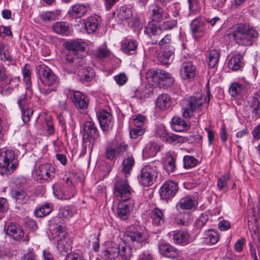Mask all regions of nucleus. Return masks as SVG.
Wrapping results in <instances>:
<instances>
[{"instance_id": "29", "label": "nucleus", "mask_w": 260, "mask_h": 260, "mask_svg": "<svg viewBox=\"0 0 260 260\" xmlns=\"http://www.w3.org/2000/svg\"><path fill=\"white\" fill-rule=\"evenodd\" d=\"M87 11L86 7L83 5L73 6L68 11L69 16L72 19L81 18L85 15Z\"/></svg>"}, {"instance_id": "18", "label": "nucleus", "mask_w": 260, "mask_h": 260, "mask_svg": "<svg viewBox=\"0 0 260 260\" xmlns=\"http://www.w3.org/2000/svg\"><path fill=\"white\" fill-rule=\"evenodd\" d=\"M55 169L50 164H45L40 166L36 170V175L38 179L47 180L53 178Z\"/></svg>"}, {"instance_id": "61", "label": "nucleus", "mask_w": 260, "mask_h": 260, "mask_svg": "<svg viewBox=\"0 0 260 260\" xmlns=\"http://www.w3.org/2000/svg\"><path fill=\"white\" fill-rule=\"evenodd\" d=\"M145 130L143 128H134L130 131V136L132 139H136L144 134Z\"/></svg>"}, {"instance_id": "24", "label": "nucleus", "mask_w": 260, "mask_h": 260, "mask_svg": "<svg viewBox=\"0 0 260 260\" xmlns=\"http://www.w3.org/2000/svg\"><path fill=\"white\" fill-rule=\"evenodd\" d=\"M54 231L57 240V249L61 254L63 255V253L65 252V233H64L63 227L59 225L56 227Z\"/></svg>"}, {"instance_id": "35", "label": "nucleus", "mask_w": 260, "mask_h": 260, "mask_svg": "<svg viewBox=\"0 0 260 260\" xmlns=\"http://www.w3.org/2000/svg\"><path fill=\"white\" fill-rule=\"evenodd\" d=\"M243 58L242 54L238 53L233 56L228 62L229 68L233 71L240 70L243 67Z\"/></svg>"}, {"instance_id": "33", "label": "nucleus", "mask_w": 260, "mask_h": 260, "mask_svg": "<svg viewBox=\"0 0 260 260\" xmlns=\"http://www.w3.org/2000/svg\"><path fill=\"white\" fill-rule=\"evenodd\" d=\"M94 76V72L90 67H83L80 70L79 72L80 79L83 82H87L91 81Z\"/></svg>"}, {"instance_id": "15", "label": "nucleus", "mask_w": 260, "mask_h": 260, "mask_svg": "<svg viewBox=\"0 0 260 260\" xmlns=\"http://www.w3.org/2000/svg\"><path fill=\"white\" fill-rule=\"evenodd\" d=\"M97 117L103 131H109L112 129L114 121L110 113L103 110L97 113Z\"/></svg>"}, {"instance_id": "52", "label": "nucleus", "mask_w": 260, "mask_h": 260, "mask_svg": "<svg viewBox=\"0 0 260 260\" xmlns=\"http://www.w3.org/2000/svg\"><path fill=\"white\" fill-rule=\"evenodd\" d=\"M65 109V103L62 102H59L58 109L57 110V116L59 122L62 125L64 124V116L63 115V110Z\"/></svg>"}, {"instance_id": "19", "label": "nucleus", "mask_w": 260, "mask_h": 260, "mask_svg": "<svg viewBox=\"0 0 260 260\" xmlns=\"http://www.w3.org/2000/svg\"><path fill=\"white\" fill-rule=\"evenodd\" d=\"M197 206V201L190 196H187L180 199L176 205L177 208L184 210H194Z\"/></svg>"}, {"instance_id": "51", "label": "nucleus", "mask_w": 260, "mask_h": 260, "mask_svg": "<svg viewBox=\"0 0 260 260\" xmlns=\"http://www.w3.org/2000/svg\"><path fill=\"white\" fill-rule=\"evenodd\" d=\"M10 75L7 72V71L4 65L0 64V82L3 83H6L10 79Z\"/></svg>"}, {"instance_id": "48", "label": "nucleus", "mask_w": 260, "mask_h": 260, "mask_svg": "<svg viewBox=\"0 0 260 260\" xmlns=\"http://www.w3.org/2000/svg\"><path fill=\"white\" fill-rule=\"evenodd\" d=\"M198 160L193 156L185 155L183 157V167L185 169H191L197 164Z\"/></svg>"}, {"instance_id": "57", "label": "nucleus", "mask_w": 260, "mask_h": 260, "mask_svg": "<svg viewBox=\"0 0 260 260\" xmlns=\"http://www.w3.org/2000/svg\"><path fill=\"white\" fill-rule=\"evenodd\" d=\"M209 219V217L207 214H202L198 219L197 220L196 223L197 224V226L199 228H201L204 226L206 223Z\"/></svg>"}, {"instance_id": "8", "label": "nucleus", "mask_w": 260, "mask_h": 260, "mask_svg": "<svg viewBox=\"0 0 260 260\" xmlns=\"http://www.w3.org/2000/svg\"><path fill=\"white\" fill-rule=\"evenodd\" d=\"M37 71L39 78L44 85L50 86L57 83L58 77L46 65L38 66Z\"/></svg>"}, {"instance_id": "22", "label": "nucleus", "mask_w": 260, "mask_h": 260, "mask_svg": "<svg viewBox=\"0 0 260 260\" xmlns=\"http://www.w3.org/2000/svg\"><path fill=\"white\" fill-rule=\"evenodd\" d=\"M253 116L256 118L260 117V95L255 93L251 95L248 100Z\"/></svg>"}, {"instance_id": "44", "label": "nucleus", "mask_w": 260, "mask_h": 260, "mask_svg": "<svg viewBox=\"0 0 260 260\" xmlns=\"http://www.w3.org/2000/svg\"><path fill=\"white\" fill-rule=\"evenodd\" d=\"M53 208L51 204H45L41 207L36 209L35 214L38 217H43L48 215L52 210Z\"/></svg>"}, {"instance_id": "10", "label": "nucleus", "mask_w": 260, "mask_h": 260, "mask_svg": "<svg viewBox=\"0 0 260 260\" xmlns=\"http://www.w3.org/2000/svg\"><path fill=\"white\" fill-rule=\"evenodd\" d=\"M164 5V0H155L154 4L149 6V11L152 20L160 22L167 19L169 15L166 11L160 5Z\"/></svg>"}, {"instance_id": "63", "label": "nucleus", "mask_w": 260, "mask_h": 260, "mask_svg": "<svg viewBox=\"0 0 260 260\" xmlns=\"http://www.w3.org/2000/svg\"><path fill=\"white\" fill-rule=\"evenodd\" d=\"M166 166L168 172H173L176 168L175 158L173 157L169 158L166 162Z\"/></svg>"}, {"instance_id": "37", "label": "nucleus", "mask_w": 260, "mask_h": 260, "mask_svg": "<svg viewBox=\"0 0 260 260\" xmlns=\"http://www.w3.org/2000/svg\"><path fill=\"white\" fill-rule=\"evenodd\" d=\"M156 106L161 110H166L171 105L170 96L166 93L159 95L156 102Z\"/></svg>"}, {"instance_id": "5", "label": "nucleus", "mask_w": 260, "mask_h": 260, "mask_svg": "<svg viewBox=\"0 0 260 260\" xmlns=\"http://www.w3.org/2000/svg\"><path fill=\"white\" fill-rule=\"evenodd\" d=\"M126 178L117 177L113 184L114 194L121 200L133 199L132 189Z\"/></svg>"}, {"instance_id": "12", "label": "nucleus", "mask_w": 260, "mask_h": 260, "mask_svg": "<svg viewBox=\"0 0 260 260\" xmlns=\"http://www.w3.org/2000/svg\"><path fill=\"white\" fill-rule=\"evenodd\" d=\"M134 205L135 202L133 199L120 200L118 204L116 212L117 216L121 220L127 219Z\"/></svg>"}, {"instance_id": "16", "label": "nucleus", "mask_w": 260, "mask_h": 260, "mask_svg": "<svg viewBox=\"0 0 260 260\" xmlns=\"http://www.w3.org/2000/svg\"><path fill=\"white\" fill-rule=\"evenodd\" d=\"M148 74L151 75L154 79L166 82L167 86H171L174 81L173 78L170 73L160 69L149 70Z\"/></svg>"}, {"instance_id": "31", "label": "nucleus", "mask_w": 260, "mask_h": 260, "mask_svg": "<svg viewBox=\"0 0 260 260\" xmlns=\"http://www.w3.org/2000/svg\"><path fill=\"white\" fill-rule=\"evenodd\" d=\"M189 234L185 231H177L173 234L172 239L176 244L185 245L189 242Z\"/></svg>"}, {"instance_id": "36", "label": "nucleus", "mask_w": 260, "mask_h": 260, "mask_svg": "<svg viewBox=\"0 0 260 260\" xmlns=\"http://www.w3.org/2000/svg\"><path fill=\"white\" fill-rule=\"evenodd\" d=\"M160 146L155 142L148 143L143 150V154L146 157H153L156 155Z\"/></svg>"}, {"instance_id": "3", "label": "nucleus", "mask_w": 260, "mask_h": 260, "mask_svg": "<svg viewBox=\"0 0 260 260\" xmlns=\"http://www.w3.org/2000/svg\"><path fill=\"white\" fill-rule=\"evenodd\" d=\"M158 176V169L154 164L143 167L138 176L139 182L144 186H150L155 181Z\"/></svg>"}, {"instance_id": "41", "label": "nucleus", "mask_w": 260, "mask_h": 260, "mask_svg": "<svg viewBox=\"0 0 260 260\" xmlns=\"http://www.w3.org/2000/svg\"><path fill=\"white\" fill-rule=\"evenodd\" d=\"M133 16V12L131 8L125 6L121 7L117 14V17L122 21L128 22Z\"/></svg>"}, {"instance_id": "59", "label": "nucleus", "mask_w": 260, "mask_h": 260, "mask_svg": "<svg viewBox=\"0 0 260 260\" xmlns=\"http://www.w3.org/2000/svg\"><path fill=\"white\" fill-rule=\"evenodd\" d=\"M205 130L207 133L208 145L211 146L212 144H213L215 140V133L214 131L209 127H205Z\"/></svg>"}, {"instance_id": "30", "label": "nucleus", "mask_w": 260, "mask_h": 260, "mask_svg": "<svg viewBox=\"0 0 260 260\" xmlns=\"http://www.w3.org/2000/svg\"><path fill=\"white\" fill-rule=\"evenodd\" d=\"M118 253L120 260H131L132 250L129 245L125 243L118 244Z\"/></svg>"}, {"instance_id": "28", "label": "nucleus", "mask_w": 260, "mask_h": 260, "mask_svg": "<svg viewBox=\"0 0 260 260\" xmlns=\"http://www.w3.org/2000/svg\"><path fill=\"white\" fill-rule=\"evenodd\" d=\"M157 135L160 137H166V140L170 143L176 144L184 142V137L174 134H167L164 128H160L157 131Z\"/></svg>"}, {"instance_id": "60", "label": "nucleus", "mask_w": 260, "mask_h": 260, "mask_svg": "<svg viewBox=\"0 0 260 260\" xmlns=\"http://www.w3.org/2000/svg\"><path fill=\"white\" fill-rule=\"evenodd\" d=\"M0 53L1 55L4 56V58L5 60H11V57L9 54L8 47L4 44L0 45Z\"/></svg>"}, {"instance_id": "56", "label": "nucleus", "mask_w": 260, "mask_h": 260, "mask_svg": "<svg viewBox=\"0 0 260 260\" xmlns=\"http://www.w3.org/2000/svg\"><path fill=\"white\" fill-rule=\"evenodd\" d=\"M172 42V37L170 34L166 35L164 38H162L160 41H155L153 44H158L159 46L162 47L167 45H171Z\"/></svg>"}, {"instance_id": "55", "label": "nucleus", "mask_w": 260, "mask_h": 260, "mask_svg": "<svg viewBox=\"0 0 260 260\" xmlns=\"http://www.w3.org/2000/svg\"><path fill=\"white\" fill-rule=\"evenodd\" d=\"M54 31L58 34H64L65 33V22H56L52 25Z\"/></svg>"}, {"instance_id": "1", "label": "nucleus", "mask_w": 260, "mask_h": 260, "mask_svg": "<svg viewBox=\"0 0 260 260\" xmlns=\"http://www.w3.org/2000/svg\"><path fill=\"white\" fill-rule=\"evenodd\" d=\"M226 36L239 45L251 46L253 43V40L257 38L259 34L253 26L245 23H239L230 30Z\"/></svg>"}, {"instance_id": "34", "label": "nucleus", "mask_w": 260, "mask_h": 260, "mask_svg": "<svg viewBox=\"0 0 260 260\" xmlns=\"http://www.w3.org/2000/svg\"><path fill=\"white\" fill-rule=\"evenodd\" d=\"M229 92L233 97H240L245 92V87L244 85L234 82L231 84Z\"/></svg>"}, {"instance_id": "45", "label": "nucleus", "mask_w": 260, "mask_h": 260, "mask_svg": "<svg viewBox=\"0 0 260 260\" xmlns=\"http://www.w3.org/2000/svg\"><path fill=\"white\" fill-rule=\"evenodd\" d=\"M98 20L94 17H89L85 23V29L88 34L93 33L98 28Z\"/></svg>"}, {"instance_id": "49", "label": "nucleus", "mask_w": 260, "mask_h": 260, "mask_svg": "<svg viewBox=\"0 0 260 260\" xmlns=\"http://www.w3.org/2000/svg\"><path fill=\"white\" fill-rule=\"evenodd\" d=\"M230 180L229 176L228 174L221 176L218 178L217 182V186L219 190L228 189V182Z\"/></svg>"}, {"instance_id": "21", "label": "nucleus", "mask_w": 260, "mask_h": 260, "mask_svg": "<svg viewBox=\"0 0 260 260\" xmlns=\"http://www.w3.org/2000/svg\"><path fill=\"white\" fill-rule=\"evenodd\" d=\"M192 34L196 39L202 37L205 29V22L201 18L193 20L190 24Z\"/></svg>"}, {"instance_id": "46", "label": "nucleus", "mask_w": 260, "mask_h": 260, "mask_svg": "<svg viewBox=\"0 0 260 260\" xmlns=\"http://www.w3.org/2000/svg\"><path fill=\"white\" fill-rule=\"evenodd\" d=\"M207 55L209 66L210 68H214L219 60V52L216 49L210 50Z\"/></svg>"}, {"instance_id": "53", "label": "nucleus", "mask_w": 260, "mask_h": 260, "mask_svg": "<svg viewBox=\"0 0 260 260\" xmlns=\"http://www.w3.org/2000/svg\"><path fill=\"white\" fill-rule=\"evenodd\" d=\"M110 51L107 48H99L95 52V55L99 59H103L110 55Z\"/></svg>"}, {"instance_id": "62", "label": "nucleus", "mask_w": 260, "mask_h": 260, "mask_svg": "<svg viewBox=\"0 0 260 260\" xmlns=\"http://www.w3.org/2000/svg\"><path fill=\"white\" fill-rule=\"evenodd\" d=\"M114 80L119 85H123L126 82L127 78L124 73H120L114 77Z\"/></svg>"}, {"instance_id": "7", "label": "nucleus", "mask_w": 260, "mask_h": 260, "mask_svg": "<svg viewBox=\"0 0 260 260\" xmlns=\"http://www.w3.org/2000/svg\"><path fill=\"white\" fill-rule=\"evenodd\" d=\"M125 236L129 238L133 248L138 249L148 243V236L146 232L131 228L125 233Z\"/></svg>"}, {"instance_id": "27", "label": "nucleus", "mask_w": 260, "mask_h": 260, "mask_svg": "<svg viewBox=\"0 0 260 260\" xmlns=\"http://www.w3.org/2000/svg\"><path fill=\"white\" fill-rule=\"evenodd\" d=\"M138 47L136 41L132 39L125 40L121 44L122 51L127 55H135Z\"/></svg>"}, {"instance_id": "43", "label": "nucleus", "mask_w": 260, "mask_h": 260, "mask_svg": "<svg viewBox=\"0 0 260 260\" xmlns=\"http://www.w3.org/2000/svg\"><path fill=\"white\" fill-rule=\"evenodd\" d=\"M118 245L109 247L103 252V256L106 260H114L119 256Z\"/></svg>"}, {"instance_id": "25", "label": "nucleus", "mask_w": 260, "mask_h": 260, "mask_svg": "<svg viewBox=\"0 0 260 260\" xmlns=\"http://www.w3.org/2000/svg\"><path fill=\"white\" fill-rule=\"evenodd\" d=\"M6 234L15 240H19L24 236L23 230L21 226L15 223H11L8 225Z\"/></svg>"}, {"instance_id": "40", "label": "nucleus", "mask_w": 260, "mask_h": 260, "mask_svg": "<svg viewBox=\"0 0 260 260\" xmlns=\"http://www.w3.org/2000/svg\"><path fill=\"white\" fill-rule=\"evenodd\" d=\"M174 48L171 45H167L163 49L162 54L159 56V60L164 64L168 63L171 57L173 55Z\"/></svg>"}, {"instance_id": "32", "label": "nucleus", "mask_w": 260, "mask_h": 260, "mask_svg": "<svg viewBox=\"0 0 260 260\" xmlns=\"http://www.w3.org/2000/svg\"><path fill=\"white\" fill-rule=\"evenodd\" d=\"M188 123L179 117H174L172 119V128L176 132H182L189 128Z\"/></svg>"}, {"instance_id": "50", "label": "nucleus", "mask_w": 260, "mask_h": 260, "mask_svg": "<svg viewBox=\"0 0 260 260\" xmlns=\"http://www.w3.org/2000/svg\"><path fill=\"white\" fill-rule=\"evenodd\" d=\"M23 76L24 80L26 83L27 87L28 88L30 84V77H31V71L30 66L28 64H26L23 68Z\"/></svg>"}, {"instance_id": "4", "label": "nucleus", "mask_w": 260, "mask_h": 260, "mask_svg": "<svg viewBox=\"0 0 260 260\" xmlns=\"http://www.w3.org/2000/svg\"><path fill=\"white\" fill-rule=\"evenodd\" d=\"M205 99L202 93H196L187 99L186 107L183 113V116L189 118L193 115V113L202 109Z\"/></svg>"}, {"instance_id": "14", "label": "nucleus", "mask_w": 260, "mask_h": 260, "mask_svg": "<svg viewBox=\"0 0 260 260\" xmlns=\"http://www.w3.org/2000/svg\"><path fill=\"white\" fill-rule=\"evenodd\" d=\"M178 184L173 181H166L160 188V196L161 199L168 200L172 199L177 193Z\"/></svg>"}, {"instance_id": "23", "label": "nucleus", "mask_w": 260, "mask_h": 260, "mask_svg": "<svg viewBox=\"0 0 260 260\" xmlns=\"http://www.w3.org/2000/svg\"><path fill=\"white\" fill-rule=\"evenodd\" d=\"M11 197L19 204H24L29 200V196L27 194L26 189L24 188H17L12 190Z\"/></svg>"}, {"instance_id": "58", "label": "nucleus", "mask_w": 260, "mask_h": 260, "mask_svg": "<svg viewBox=\"0 0 260 260\" xmlns=\"http://www.w3.org/2000/svg\"><path fill=\"white\" fill-rule=\"evenodd\" d=\"M145 120V117L142 115H135L133 119V123L136 128H141L143 126L144 122Z\"/></svg>"}, {"instance_id": "9", "label": "nucleus", "mask_w": 260, "mask_h": 260, "mask_svg": "<svg viewBox=\"0 0 260 260\" xmlns=\"http://www.w3.org/2000/svg\"><path fill=\"white\" fill-rule=\"evenodd\" d=\"M177 24V21L173 19L164 21L159 25H157L153 22H149L147 24L145 31L159 38L164 30L172 29L176 26Z\"/></svg>"}, {"instance_id": "2", "label": "nucleus", "mask_w": 260, "mask_h": 260, "mask_svg": "<svg viewBox=\"0 0 260 260\" xmlns=\"http://www.w3.org/2000/svg\"><path fill=\"white\" fill-rule=\"evenodd\" d=\"M17 166L18 162L15 159V155L13 152L0 150V174H10L15 170Z\"/></svg>"}, {"instance_id": "20", "label": "nucleus", "mask_w": 260, "mask_h": 260, "mask_svg": "<svg viewBox=\"0 0 260 260\" xmlns=\"http://www.w3.org/2000/svg\"><path fill=\"white\" fill-rule=\"evenodd\" d=\"M196 68L190 61H184L181 66L180 74L181 78L184 79H190L196 76Z\"/></svg>"}, {"instance_id": "38", "label": "nucleus", "mask_w": 260, "mask_h": 260, "mask_svg": "<svg viewBox=\"0 0 260 260\" xmlns=\"http://www.w3.org/2000/svg\"><path fill=\"white\" fill-rule=\"evenodd\" d=\"M134 164L135 160L132 156H128L123 159L121 172L123 173L125 178H127L129 175Z\"/></svg>"}, {"instance_id": "26", "label": "nucleus", "mask_w": 260, "mask_h": 260, "mask_svg": "<svg viewBox=\"0 0 260 260\" xmlns=\"http://www.w3.org/2000/svg\"><path fill=\"white\" fill-rule=\"evenodd\" d=\"M158 249L161 255L169 258H175L178 255L177 250L168 244L160 243L158 245Z\"/></svg>"}, {"instance_id": "47", "label": "nucleus", "mask_w": 260, "mask_h": 260, "mask_svg": "<svg viewBox=\"0 0 260 260\" xmlns=\"http://www.w3.org/2000/svg\"><path fill=\"white\" fill-rule=\"evenodd\" d=\"M58 15L56 11H46L40 14L41 19L44 22H50L55 20Z\"/></svg>"}, {"instance_id": "42", "label": "nucleus", "mask_w": 260, "mask_h": 260, "mask_svg": "<svg viewBox=\"0 0 260 260\" xmlns=\"http://www.w3.org/2000/svg\"><path fill=\"white\" fill-rule=\"evenodd\" d=\"M219 240V235L213 230H210L205 233L204 242L207 244H215Z\"/></svg>"}, {"instance_id": "13", "label": "nucleus", "mask_w": 260, "mask_h": 260, "mask_svg": "<svg viewBox=\"0 0 260 260\" xmlns=\"http://www.w3.org/2000/svg\"><path fill=\"white\" fill-rule=\"evenodd\" d=\"M69 95L75 106L82 112L87 109L89 100L85 94L79 91H73L70 92Z\"/></svg>"}, {"instance_id": "6", "label": "nucleus", "mask_w": 260, "mask_h": 260, "mask_svg": "<svg viewBox=\"0 0 260 260\" xmlns=\"http://www.w3.org/2000/svg\"><path fill=\"white\" fill-rule=\"evenodd\" d=\"M83 140L84 143L89 142L88 148L91 152L93 146L99 139L100 135L94 123L92 121H86L83 125Z\"/></svg>"}, {"instance_id": "17", "label": "nucleus", "mask_w": 260, "mask_h": 260, "mask_svg": "<svg viewBox=\"0 0 260 260\" xmlns=\"http://www.w3.org/2000/svg\"><path fill=\"white\" fill-rule=\"evenodd\" d=\"M17 104L21 111L23 121L24 123L28 122L33 113V111L28 105L25 94H22L19 97Z\"/></svg>"}, {"instance_id": "39", "label": "nucleus", "mask_w": 260, "mask_h": 260, "mask_svg": "<svg viewBox=\"0 0 260 260\" xmlns=\"http://www.w3.org/2000/svg\"><path fill=\"white\" fill-rule=\"evenodd\" d=\"M152 223L155 225H161L165 221L164 215L160 209L155 208L152 210L151 213Z\"/></svg>"}, {"instance_id": "54", "label": "nucleus", "mask_w": 260, "mask_h": 260, "mask_svg": "<svg viewBox=\"0 0 260 260\" xmlns=\"http://www.w3.org/2000/svg\"><path fill=\"white\" fill-rule=\"evenodd\" d=\"M45 124L47 127L46 131L50 135L54 133V127L50 116H47L45 118Z\"/></svg>"}, {"instance_id": "11", "label": "nucleus", "mask_w": 260, "mask_h": 260, "mask_svg": "<svg viewBox=\"0 0 260 260\" xmlns=\"http://www.w3.org/2000/svg\"><path fill=\"white\" fill-rule=\"evenodd\" d=\"M87 43L81 40H74L66 42V49L70 52L73 51L74 55L78 58H83L86 54L85 49Z\"/></svg>"}, {"instance_id": "64", "label": "nucleus", "mask_w": 260, "mask_h": 260, "mask_svg": "<svg viewBox=\"0 0 260 260\" xmlns=\"http://www.w3.org/2000/svg\"><path fill=\"white\" fill-rule=\"evenodd\" d=\"M9 209V203L6 199L0 198V212H6Z\"/></svg>"}]
</instances>
